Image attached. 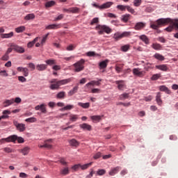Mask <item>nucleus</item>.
I'll use <instances>...</instances> for the list:
<instances>
[{
    "instance_id": "nucleus-1",
    "label": "nucleus",
    "mask_w": 178,
    "mask_h": 178,
    "mask_svg": "<svg viewBox=\"0 0 178 178\" xmlns=\"http://www.w3.org/2000/svg\"><path fill=\"white\" fill-rule=\"evenodd\" d=\"M170 23L171 24H173L175 27V30L177 31L178 30V19H171V18H161L157 19L154 22H152L150 24L151 29H153L154 30H158L159 27H161L163 26V24H168Z\"/></svg>"
},
{
    "instance_id": "nucleus-2",
    "label": "nucleus",
    "mask_w": 178,
    "mask_h": 178,
    "mask_svg": "<svg viewBox=\"0 0 178 178\" xmlns=\"http://www.w3.org/2000/svg\"><path fill=\"white\" fill-rule=\"evenodd\" d=\"M170 23L171 24H173L175 27V30L177 31L178 30V19H171V18H161L157 19L154 22H152L150 24L151 29H153L154 30H158L159 27H161L163 26V24H168Z\"/></svg>"
},
{
    "instance_id": "nucleus-3",
    "label": "nucleus",
    "mask_w": 178,
    "mask_h": 178,
    "mask_svg": "<svg viewBox=\"0 0 178 178\" xmlns=\"http://www.w3.org/2000/svg\"><path fill=\"white\" fill-rule=\"evenodd\" d=\"M70 81H72V79L70 78L60 81L54 79L50 81V83H51V85H50V88L51 90H59L60 86H65V84H67V83H70Z\"/></svg>"
},
{
    "instance_id": "nucleus-4",
    "label": "nucleus",
    "mask_w": 178,
    "mask_h": 178,
    "mask_svg": "<svg viewBox=\"0 0 178 178\" xmlns=\"http://www.w3.org/2000/svg\"><path fill=\"white\" fill-rule=\"evenodd\" d=\"M84 63H86V60L84 59H81L79 61L75 63L73 66L74 67V72L79 73L84 70Z\"/></svg>"
},
{
    "instance_id": "nucleus-5",
    "label": "nucleus",
    "mask_w": 178,
    "mask_h": 178,
    "mask_svg": "<svg viewBox=\"0 0 178 178\" xmlns=\"http://www.w3.org/2000/svg\"><path fill=\"white\" fill-rule=\"evenodd\" d=\"M13 124L16 127V129L18 130V131H20V133L26 130V124L23 123H19L17 121L14 120Z\"/></svg>"
},
{
    "instance_id": "nucleus-6",
    "label": "nucleus",
    "mask_w": 178,
    "mask_h": 178,
    "mask_svg": "<svg viewBox=\"0 0 178 178\" xmlns=\"http://www.w3.org/2000/svg\"><path fill=\"white\" fill-rule=\"evenodd\" d=\"M96 30H102L103 33H106V34H111L112 33V29L106 25H98L96 26Z\"/></svg>"
},
{
    "instance_id": "nucleus-7",
    "label": "nucleus",
    "mask_w": 178,
    "mask_h": 178,
    "mask_svg": "<svg viewBox=\"0 0 178 178\" xmlns=\"http://www.w3.org/2000/svg\"><path fill=\"white\" fill-rule=\"evenodd\" d=\"M10 47L13 48V49H14V51H16V52H18L19 54H24V48L20 46L12 44Z\"/></svg>"
},
{
    "instance_id": "nucleus-8",
    "label": "nucleus",
    "mask_w": 178,
    "mask_h": 178,
    "mask_svg": "<svg viewBox=\"0 0 178 178\" xmlns=\"http://www.w3.org/2000/svg\"><path fill=\"white\" fill-rule=\"evenodd\" d=\"M146 26L145 22H137L134 29V30H136L138 31H140V30H143V29H145Z\"/></svg>"
},
{
    "instance_id": "nucleus-9",
    "label": "nucleus",
    "mask_w": 178,
    "mask_h": 178,
    "mask_svg": "<svg viewBox=\"0 0 178 178\" xmlns=\"http://www.w3.org/2000/svg\"><path fill=\"white\" fill-rule=\"evenodd\" d=\"M133 73L135 76H138V77H143L145 75V72L140 71V68H134Z\"/></svg>"
},
{
    "instance_id": "nucleus-10",
    "label": "nucleus",
    "mask_w": 178,
    "mask_h": 178,
    "mask_svg": "<svg viewBox=\"0 0 178 178\" xmlns=\"http://www.w3.org/2000/svg\"><path fill=\"white\" fill-rule=\"evenodd\" d=\"M101 81H102V79H99L98 81H91L90 82H88V83L86 84L85 87H90V86H101Z\"/></svg>"
},
{
    "instance_id": "nucleus-11",
    "label": "nucleus",
    "mask_w": 178,
    "mask_h": 178,
    "mask_svg": "<svg viewBox=\"0 0 178 178\" xmlns=\"http://www.w3.org/2000/svg\"><path fill=\"white\" fill-rule=\"evenodd\" d=\"M11 137H14V140H11V143H19V144H22V143H24V139L22 137H19L17 135H11Z\"/></svg>"
},
{
    "instance_id": "nucleus-12",
    "label": "nucleus",
    "mask_w": 178,
    "mask_h": 178,
    "mask_svg": "<svg viewBox=\"0 0 178 178\" xmlns=\"http://www.w3.org/2000/svg\"><path fill=\"white\" fill-rule=\"evenodd\" d=\"M15 140V136H8L6 138H1L0 139L1 144H5L6 143H12Z\"/></svg>"
},
{
    "instance_id": "nucleus-13",
    "label": "nucleus",
    "mask_w": 178,
    "mask_h": 178,
    "mask_svg": "<svg viewBox=\"0 0 178 178\" xmlns=\"http://www.w3.org/2000/svg\"><path fill=\"white\" fill-rule=\"evenodd\" d=\"M12 113V112H10V111L9 110H4L3 111V115L0 116V120H2V119H8L9 118V115H10Z\"/></svg>"
},
{
    "instance_id": "nucleus-14",
    "label": "nucleus",
    "mask_w": 178,
    "mask_h": 178,
    "mask_svg": "<svg viewBox=\"0 0 178 178\" xmlns=\"http://www.w3.org/2000/svg\"><path fill=\"white\" fill-rule=\"evenodd\" d=\"M79 127L81 129H83V130H88V131H91V130H92L91 125H90L87 123H83V124H80Z\"/></svg>"
},
{
    "instance_id": "nucleus-15",
    "label": "nucleus",
    "mask_w": 178,
    "mask_h": 178,
    "mask_svg": "<svg viewBox=\"0 0 178 178\" xmlns=\"http://www.w3.org/2000/svg\"><path fill=\"white\" fill-rule=\"evenodd\" d=\"M113 5V2L112 1H108L106 3H103L102 5L100 6V9H109L111 6Z\"/></svg>"
},
{
    "instance_id": "nucleus-16",
    "label": "nucleus",
    "mask_w": 178,
    "mask_h": 178,
    "mask_svg": "<svg viewBox=\"0 0 178 178\" xmlns=\"http://www.w3.org/2000/svg\"><path fill=\"white\" fill-rule=\"evenodd\" d=\"M140 40H141V41H143V42H145V44H146V45H149V38H148V37L145 35H141L139 36Z\"/></svg>"
},
{
    "instance_id": "nucleus-17",
    "label": "nucleus",
    "mask_w": 178,
    "mask_h": 178,
    "mask_svg": "<svg viewBox=\"0 0 178 178\" xmlns=\"http://www.w3.org/2000/svg\"><path fill=\"white\" fill-rule=\"evenodd\" d=\"M119 169H120V167L119 166L112 168L111 171L108 172V175L110 176H115V175H116V173L119 172Z\"/></svg>"
},
{
    "instance_id": "nucleus-18",
    "label": "nucleus",
    "mask_w": 178,
    "mask_h": 178,
    "mask_svg": "<svg viewBox=\"0 0 178 178\" xmlns=\"http://www.w3.org/2000/svg\"><path fill=\"white\" fill-rule=\"evenodd\" d=\"M24 19L26 20V22H29V20H34L35 19V15H34V13L28 14Z\"/></svg>"
},
{
    "instance_id": "nucleus-19",
    "label": "nucleus",
    "mask_w": 178,
    "mask_h": 178,
    "mask_svg": "<svg viewBox=\"0 0 178 178\" xmlns=\"http://www.w3.org/2000/svg\"><path fill=\"white\" fill-rule=\"evenodd\" d=\"M15 104V99H7L3 102L4 107L7 108V106H10V105Z\"/></svg>"
},
{
    "instance_id": "nucleus-20",
    "label": "nucleus",
    "mask_w": 178,
    "mask_h": 178,
    "mask_svg": "<svg viewBox=\"0 0 178 178\" xmlns=\"http://www.w3.org/2000/svg\"><path fill=\"white\" fill-rule=\"evenodd\" d=\"M19 152L22 154V155H29V152H30V147H25L23 149L19 150Z\"/></svg>"
},
{
    "instance_id": "nucleus-21",
    "label": "nucleus",
    "mask_w": 178,
    "mask_h": 178,
    "mask_svg": "<svg viewBox=\"0 0 178 178\" xmlns=\"http://www.w3.org/2000/svg\"><path fill=\"white\" fill-rule=\"evenodd\" d=\"M77 91H79V85L74 86L73 89L70 90V92H68V95H70V97H72V95H74V94H76Z\"/></svg>"
},
{
    "instance_id": "nucleus-22",
    "label": "nucleus",
    "mask_w": 178,
    "mask_h": 178,
    "mask_svg": "<svg viewBox=\"0 0 178 178\" xmlns=\"http://www.w3.org/2000/svg\"><path fill=\"white\" fill-rule=\"evenodd\" d=\"M152 48H153V49H155V51H161V49H162V45L159 43H153L152 44Z\"/></svg>"
},
{
    "instance_id": "nucleus-23",
    "label": "nucleus",
    "mask_w": 178,
    "mask_h": 178,
    "mask_svg": "<svg viewBox=\"0 0 178 178\" xmlns=\"http://www.w3.org/2000/svg\"><path fill=\"white\" fill-rule=\"evenodd\" d=\"M47 30H55L56 29H60V24H51L46 27Z\"/></svg>"
},
{
    "instance_id": "nucleus-24",
    "label": "nucleus",
    "mask_w": 178,
    "mask_h": 178,
    "mask_svg": "<svg viewBox=\"0 0 178 178\" xmlns=\"http://www.w3.org/2000/svg\"><path fill=\"white\" fill-rule=\"evenodd\" d=\"M156 69H158L159 70H162L163 72H167L168 66H166V65H156Z\"/></svg>"
},
{
    "instance_id": "nucleus-25",
    "label": "nucleus",
    "mask_w": 178,
    "mask_h": 178,
    "mask_svg": "<svg viewBox=\"0 0 178 178\" xmlns=\"http://www.w3.org/2000/svg\"><path fill=\"white\" fill-rule=\"evenodd\" d=\"M35 111H40L44 113L45 112V104H41L35 107Z\"/></svg>"
},
{
    "instance_id": "nucleus-26",
    "label": "nucleus",
    "mask_w": 178,
    "mask_h": 178,
    "mask_svg": "<svg viewBox=\"0 0 178 178\" xmlns=\"http://www.w3.org/2000/svg\"><path fill=\"white\" fill-rule=\"evenodd\" d=\"M13 32H10L9 33H2L1 34V38H12L13 37Z\"/></svg>"
},
{
    "instance_id": "nucleus-27",
    "label": "nucleus",
    "mask_w": 178,
    "mask_h": 178,
    "mask_svg": "<svg viewBox=\"0 0 178 178\" xmlns=\"http://www.w3.org/2000/svg\"><path fill=\"white\" fill-rule=\"evenodd\" d=\"M78 105L79 106L83 108V109H88V108H90V102H87V103L79 102Z\"/></svg>"
},
{
    "instance_id": "nucleus-28",
    "label": "nucleus",
    "mask_w": 178,
    "mask_h": 178,
    "mask_svg": "<svg viewBox=\"0 0 178 178\" xmlns=\"http://www.w3.org/2000/svg\"><path fill=\"white\" fill-rule=\"evenodd\" d=\"M130 14H125L122 15V19L121 20L122 22H124V23H127L129 22V19H130Z\"/></svg>"
},
{
    "instance_id": "nucleus-29",
    "label": "nucleus",
    "mask_w": 178,
    "mask_h": 178,
    "mask_svg": "<svg viewBox=\"0 0 178 178\" xmlns=\"http://www.w3.org/2000/svg\"><path fill=\"white\" fill-rule=\"evenodd\" d=\"M161 92H158L156 96V101L160 106L162 105V99H161Z\"/></svg>"
},
{
    "instance_id": "nucleus-30",
    "label": "nucleus",
    "mask_w": 178,
    "mask_h": 178,
    "mask_svg": "<svg viewBox=\"0 0 178 178\" xmlns=\"http://www.w3.org/2000/svg\"><path fill=\"white\" fill-rule=\"evenodd\" d=\"M45 148H47V149L52 148V139L45 141Z\"/></svg>"
},
{
    "instance_id": "nucleus-31",
    "label": "nucleus",
    "mask_w": 178,
    "mask_h": 178,
    "mask_svg": "<svg viewBox=\"0 0 178 178\" xmlns=\"http://www.w3.org/2000/svg\"><path fill=\"white\" fill-rule=\"evenodd\" d=\"M115 83L118 84V89L123 90V88H124V83H123V81H116Z\"/></svg>"
},
{
    "instance_id": "nucleus-32",
    "label": "nucleus",
    "mask_w": 178,
    "mask_h": 178,
    "mask_svg": "<svg viewBox=\"0 0 178 178\" xmlns=\"http://www.w3.org/2000/svg\"><path fill=\"white\" fill-rule=\"evenodd\" d=\"M69 118H70V122H76L77 120L79 119V115H74V114H70Z\"/></svg>"
},
{
    "instance_id": "nucleus-33",
    "label": "nucleus",
    "mask_w": 178,
    "mask_h": 178,
    "mask_svg": "<svg viewBox=\"0 0 178 178\" xmlns=\"http://www.w3.org/2000/svg\"><path fill=\"white\" fill-rule=\"evenodd\" d=\"M39 39L40 38L37 37L33 41L29 42L27 44L28 48L33 47L34 46V44H35V42H37V41H38Z\"/></svg>"
},
{
    "instance_id": "nucleus-34",
    "label": "nucleus",
    "mask_w": 178,
    "mask_h": 178,
    "mask_svg": "<svg viewBox=\"0 0 178 178\" xmlns=\"http://www.w3.org/2000/svg\"><path fill=\"white\" fill-rule=\"evenodd\" d=\"M16 33H23V31H26V26H21L19 27L15 28V29Z\"/></svg>"
},
{
    "instance_id": "nucleus-35",
    "label": "nucleus",
    "mask_w": 178,
    "mask_h": 178,
    "mask_svg": "<svg viewBox=\"0 0 178 178\" xmlns=\"http://www.w3.org/2000/svg\"><path fill=\"white\" fill-rule=\"evenodd\" d=\"M154 58H155V59H157L158 60H165V57L158 53L154 55Z\"/></svg>"
},
{
    "instance_id": "nucleus-36",
    "label": "nucleus",
    "mask_w": 178,
    "mask_h": 178,
    "mask_svg": "<svg viewBox=\"0 0 178 178\" xmlns=\"http://www.w3.org/2000/svg\"><path fill=\"white\" fill-rule=\"evenodd\" d=\"M108 66V60H104L99 63L100 69H105Z\"/></svg>"
},
{
    "instance_id": "nucleus-37",
    "label": "nucleus",
    "mask_w": 178,
    "mask_h": 178,
    "mask_svg": "<svg viewBox=\"0 0 178 178\" xmlns=\"http://www.w3.org/2000/svg\"><path fill=\"white\" fill-rule=\"evenodd\" d=\"M36 69L39 72H42V71L45 70V65L38 64V65H36Z\"/></svg>"
},
{
    "instance_id": "nucleus-38",
    "label": "nucleus",
    "mask_w": 178,
    "mask_h": 178,
    "mask_svg": "<svg viewBox=\"0 0 178 178\" xmlns=\"http://www.w3.org/2000/svg\"><path fill=\"white\" fill-rule=\"evenodd\" d=\"M69 168L67 167H65L60 170V175H63L64 176H66V175H69Z\"/></svg>"
},
{
    "instance_id": "nucleus-39",
    "label": "nucleus",
    "mask_w": 178,
    "mask_h": 178,
    "mask_svg": "<svg viewBox=\"0 0 178 178\" xmlns=\"http://www.w3.org/2000/svg\"><path fill=\"white\" fill-rule=\"evenodd\" d=\"M70 144L72 147H79V142L76 139H72L70 140Z\"/></svg>"
},
{
    "instance_id": "nucleus-40",
    "label": "nucleus",
    "mask_w": 178,
    "mask_h": 178,
    "mask_svg": "<svg viewBox=\"0 0 178 178\" xmlns=\"http://www.w3.org/2000/svg\"><path fill=\"white\" fill-rule=\"evenodd\" d=\"M113 38L116 40V41H118L119 40H121V38H123V37L122 35V33L118 32L114 34Z\"/></svg>"
},
{
    "instance_id": "nucleus-41",
    "label": "nucleus",
    "mask_w": 178,
    "mask_h": 178,
    "mask_svg": "<svg viewBox=\"0 0 178 178\" xmlns=\"http://www.w3.org/2000/svg\"><path fill=\"white\" fill-rule=\"evenodd\" d=\"M80 12V8L77 7L70 8V13H79Z\"/></svg>"
},
{
    "instance_id": "nucleus-42",
    "label": "nucleus",
    "mask_w": 178,
    "mask_h": 178,
    "mask_svg": "<svg viewBox=\"0 0 178 178\" xmlns=\"http://www.w3.org/2000/svg\"><path fill=\"white\" fill-rule=\"evenodd\" d=\"M127 10H128L129 12V13H131V15H137V13H136V10L131 8L130 6H127Z\"/></svg>"
},
{
    "instance_id": "nucleus-43",
    "label": "nucleus",
    "mask_w": 178,
    "mask_h": 178,
    "mask_svg": "<svg viewBox=\"0 0 178 178\" xmlns=\"http://www.w3.org/2000/svg\"><path fill=\"white\" fill-rule=\"evenodd\" d=\"M160 91H164L165 92H167V94H169L170 92V90H169V88L165 86H161L159 87Z\"/></svg>"
},
{
    "instance_id": "nucleus-44",
    "label": "nucleus",
    "mask_w": 178,
    "mask_h": 178,
    "mask_svg": "<svg viewBox=\"0 0 178 178\" xmlns=\"http://www.w3.org/2000/svg\"><path fill=\"white\" fill-rule=\"evenodd\" d=\"M129 49H130L129 44H125V45L121 47V51H122V52H127V51H129Z\"/></svg>"
},
{
    "instance_id": "nucleus-45",
    "label": "nucleus",
    "mask_w": 178,
    "mask_h": 178,
    "mask_svg": "<svg viewBox=\"0 0 178 178\" xmlns=\"http://www.w3.org/2000/svg\"><path fill=\"white\" fill-rule=\"evenodd\" d=\"M25 122H27L28 123H35V122H37V118H26L25 120Z\"/></svg>"
},
{
    "instance_id": "nucleus-46",
    "label": "nucleus",
    "mask_w": 178,
    "mask_h": 178,
    "mask_svg": "<svg viewBox=\"0 0 178 178\" xmlns=\"http://www.w3.org/2000/svg\"><path fill=\"white\" fill-rule=\"evenodd\" d=\"M74 108V106L73 105H67L64 106L63 108L60 109V111H70Z\"/></svg>"
},
{
    "instance_id": "nucleus-47",
    "label": "nucleus",
    "mask_w": 178,
    "mask_h": 178,
    "mask_svg": "<svg viewBox=\"0 0 178 178\" xmlns=\"http://www.w3.org/2000/svg\"><path fill=\"white\" fill-rule=\"evenodd\" d=\"M105 173H106V170H105L104 169H99L97 171V176H104V175H105Z\"/></svg>"
},
{
    "instance_id": "nucleus-48",
    "label": "nucleus",
    "mask_w": 178,
    "mask_h": 178,
    "mask_svg": "<svg viewBox=\"0 0 178 178\" xmlns=\"http://www.w3.org/2000/svg\"><path fill=\"white\" fill-rule=\"evenodd\" d=\"M92 165V163H86L83 165H81V169H82V170H86V169H88V168H90V166H91Z\"/></svg>"
},
{
    "instance_id": "nucleus-49",
    "label": "nucleus",
    "mask_w": 178,
    "mask_h": 178,
    "mask_svg": "<svg viewBox=\"0 0 178 178\" xmlns=\"http://www.w3.org/2000/svg\"><path fill=\"white\" fill-rule=\"evenodd\" d=\"M171 24V23H170ZM172 26H169L168 27H167L165 30V31H168V33H170L172 31H173V29H176V26H175V25L173 24H171Z\"/></svg>"
},
{
    "instance_id": "nucleus-50",
    "label": "nucleus",
    "mask_w": 178,
    "mask_h": 178,
    "mask_svg": "<svg viewBox=\"0 0 178 178\" xmlns=\"http://www.w3.org/2000/svg\"><path fill=\"white\" fill-rule=\"evenodd\" d=\"M143 3V0H134V6H135L136 8H138Z\"/></svg>"
},
{
    "instance_id": "nucleus-51",
    "label": "nucleus",
    "mask_w": 178,
    "mask_h": 178,
    "mask_svg": "<svg viewBox=\"0 0 178 178\" xmlns=\"http://www.w3.org/2000/svg\"><path fill=\"white\" fill-rule=\"evenodd\" d=\"M54 5H55V1H50L46 2L45 7L46 8H51V6H54Z\"/></svg>"
},
{
    "instance_id": "nucleus-52",
    "label": "nucleus",
    "mask_w": 178,
    "mask_h": 178,
    "mask_svg": "<svg viewBox=\"0 0 178 178\" xmlns=\"http://www.w3.org/2000/svg\"><path fill=\"white\" fill-rule=\"evenodd\" d=\"M47 65H49V66H52V65H56V61L55 60H46Z\"/></svg>"
},
{
    "instance_id": "nucleus-53",
    "label": "nucleus",
    "mask_w": 178,
    "mask_h": 178,
    "mask_svg": "<svg viewBox=\"0 0 178 178\" xmlns=\"http://www.w3.org/2000/svg\"><path fill=\"white\" fill-rule=\"evenodd\" d=\"M65 92H60L57 94L56 97L57 98H58L59 99H62L63 98H65Z\"/></svg>"
},
{
    "instance_id": "nucleus-54",
    "label": "nucleus",
    "mask_w": 178,
    "mask_h": 178,
    "mask_svg": "<svg viewBox=\"0 0 178 178\" xmlns=\"http://www.w3.org/2000/svg\"><path fill=\"white\" fill-rule=\"evenodd\" d=\"M90 118L92 120H95V122H99L101 120V116L99 115H92Z\"/></svg>"
},
{
    "instance_id": "nucleus-55",
    "label": "nucleus",
    "mask_w": 178,
    "mask_h": 178,
    "mask_svg": "<svg viewBox=\"0 0 178 178\" xmlns=\"http://www.w3.org/2000/svg\"><path fill=\"white\" fill-rule=\"evenodd\" d=\"M160 77H161V74H155L152 75L151 80L156 81V80H158V79H160Z\"/></svg>"
},
{
    "instance_id": "nucleus-56",
    "label": "nucleus",
    "mask_w": 178,
    "mask_h": 178,
    "mask_svg": "<svg viewBox=\"0 0 178 178\" xmlns=\"http://www.w3.org/2000/svg\"><path fill=\"white\" fill-rule=\"evenodd\" d=\"M120 98L122 101L127 99V98H129V93H123L120 96Z\"/></svg>"
},
{
    "instance_id": "nucleus-57",
    "label": "nucleus",
    "mask_w": 178,
    "mask_h": 178,
    "mask_svg": "<svg viewBox=\"0 0 178 178\" xmlns=\"http://www.w3.org/2000/svg\"><path fill=\"white\" fill-rule=\"evenodd\" d=\"M117 9H119L120 10H122L123 12L126 10V9H127V6L118 5L117 6Z\"/></svg>"
},
{
    "instance_id": "nucleus-58",
    "label": "nucleus",
    "mask_w": 178,
    "mask_h": 178,
    "mask_svg": "<svg viewBox=\"0 0 178 178\" xmlns=\"http://www.w3.org/2000/svg\"><path fill=\"white\" fill-rule=\"evenodd\" d=\"M0 76H1V77H8L9 74H8L6 70H4L0 71Z\"/></svg>"
},
{
    "instance_id": "nucleus-59",
    "label": "nucleus",
    "mask_w": 178,
    "mask_h": 178,
    "mask_svg": "<svg viewBox=\"0 0 178 178\" xmlns=\"http://www.w3.org/2000/svg\"><path fill=\"white\" fill-rule=\"evenodd\" d=\"M99 19L98 17L93 18L92 19V22H90L91 26L94 24H97V23H99Z\"/></svg>"
},
{
    "instance_id": "nucleus-60",
    "label": "nucleus",
    "mask_w": 178,
    "mask_h": 178,
    "mask_svg": "<svg viewBox=\"0 0 178 178\" xmlns=\"http://www.w3.org/2000/svg\"><path fill=\"white\" fill-rule=\"evenodd\" d=\"M121 34L122 35V38H124V37H130V35H131V32L125 31Z\"/></svg>"
},
{
    "instance_id": "nucleus-61",
    "label": "nucleus",
    "mask_w": 178,
    "mask_h": 178,
    "mask_svg": "<svg viewBox=\"0 0 178 178\" xmlns=\"http://www.w3.org/2000/svg\"><path fill=\"white\" fill-rule=\"evenodd\" d=\"M3 149L4 152H6L7 154H10V152H13V149H12L10 147H4Z\"/></svg>"
},
{
    "instance_id": "nucleus-62",
    "label": "nucleus",
    "mask_w": 178,
    "mask_h": 178,
    "mask_svg": "<svg viewBox=\"0 0 178 178\" xmlns=\"http://www.w3.org/2000/svg\"><path fill=\"white\" fill-rule=\"evenodd\" d=\"M22 73L24 74V76L25 77H27L29 76V69L26 67H24V70H22Z\"/></svg>"
},
{
    "instance_id": "nucleus-63",
    "label": "nucleus",
    "mask_w": 178,
    "mask_h": 178,
    "mask_svg": "<svg viewBox=\"0 0 178 178\" xmlns=\"http://www.w3.org/2000/svg\"><path fill=\"white\" fill-rule=\"evenodd\" d=\"M91 92L92 94H99V92H101V90L99 88H93L92 89Z\"/></svg>"
},
{
    "instance_id": "nucleus-64",
    "label": "nucleus",
    "mask_w": 178,
    "mask_h": 178,
    "mask_svg": "<svg viewBox=\"0 0 178 178\" xmlns=\"http://www.w3.org/2000/svg\"><path fill=\"white\" fill-rule=\"evenodd\" d=\"M18 80L21 81V83H26V81H27V79L23 76H18Z\"/></svg>"
}]
</instances>
